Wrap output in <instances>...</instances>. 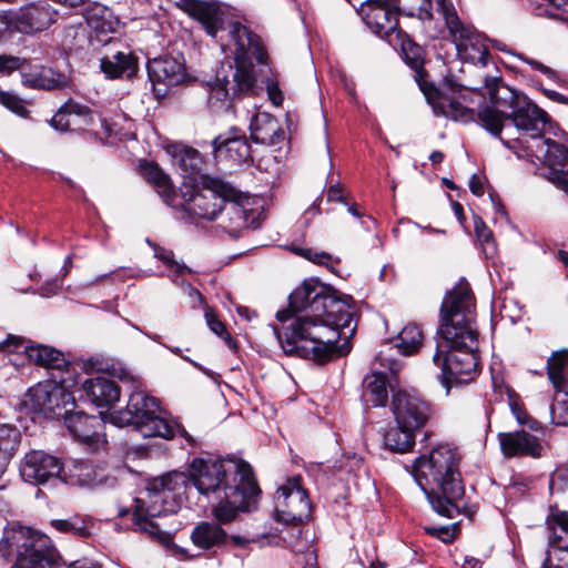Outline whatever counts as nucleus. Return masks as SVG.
I'll use <instances>...</instances> for the list:
<instances>
[{
  "label": "nucleus",
  "instance_id": "obj_1",
  "mask_svg": "<svg viewBox=\"0 0 568 568\" xmlns=\"http://www.w3.org/2000/svg\"><path fill=\"white\" fill-rule=\"evenodd\" d=\"M190 483L215 503L212 515L220 524H230L240 513L250 511L261 491L248 463L196 457L187 475L171 471L148 484L144 495L135 499L134 517L140 528L154 534L156 527L150 519L176 513Z\"/></svg>",
  "mask_w": 568,
  "mask_h": 568
},
{
  "label": "nucleus",
  "instance_id": "obj_2",
  "mask_svg": "<svg viewBox=\"0 0 568 568\" xmlns=\"http://www.w3.org/2000/svg\"><path fill=\"white\" fill-rule=\"evenodd\" d=\"M351 302V296L341 298L331 287L305 281L291 293L288 307L276 313L283 325L274 332L283 352L318 364L348 354L356 331L349 328Z\"/></svg>",
  "mask_w": 568,
  "mask_h": 568
},
{
  "label": "nucleus",
  "instance_id": "obj_3",
  "mask_svg": "<svg viewBox=\"0 0 568 568\" xmlns=\"http://www.w3.org/2000/svg\"><path fill=\"white\" fill-rule=\"evenodd\" d=\"M475 298L465 281L446 293L440 306L439 341L433 363L442 371V382L449 389L453 383H468L478 374V332L475 322Z\"/></svg>",
  "mask_w": 568,
  "mask_h": 568
},
{
  "label": "nucleus",
  "instance_id": "obj_4",
  "mask_svg": "<svg viewBox=\"0 0 568 568\" xmlns=\"http://www.w3.org/2000/svg\"><path fill=\"white\" fill-rule=\"evenodd\" d=\"M458 465L456 448L440 444L428 455L418 457L413 466L414 478L433 509L448 518L456 517L465 505V488Z\"/></svg>",
  "mask_w": 568,
  "mask_h": 568
},
{
  "label": "nucleus",
  "instance_id": "obj_5",
  "mask_svg": "<svg viewBox=\"0 0 568 568\" xmlns=\"http://www.w3.org/2000/svg\"><path fill=\"white\" fill-rule=\"evenodd\" d=\"M506 89L505 97L490 89L491 104H484L477 115L483 126L494 136H499L503 122L510 120L515 128L538 143L548 122L547 113L531 102L525 94Z\"/></svg>",
  "mask_w": 568,
  "mask_h": 568
},
{
  "label": "nucleus",
  "instance_id": "obj_6",
  "mask_svg": "<svg viewBox=\"0 0 568 568\" xmlns=\"http://www.w3.org/2000/svg\"><path fill=\"white\" fill-rule=\"evenodd\" d=\"M110 422L119 427L133 426L143 437L172 439L180 435L189 446L201 447L200 438L192 436L183 426L170 420L155 397L141 388L134 389L124 409L112 412Z\"/></svg>",
  "mask_w": 568,
  "mask_h": 568
},
{
  "label": "nucleus",
  "instance_id": "obj_7",
  "mask_svg": "<svg viewBox=\"0 0 568 568\" xmlns=\"http://www.w3.org/2000/svg\"><path fill=\"white\" fill-rule=\"evenodd\" d=\"M230 33L237 47L236 68L222 65L213 82L209 83L210 101H224L229 97L237 98L250 93L255 84L252 65L240 62L246 53H251L258 63H266L267 53L261 39L240 22L231 24Z\"/></svg>",
  "mask_w": 568,
  "mask_h": 568
},
{
  "label": "nucleus",
  "instance_id": "obj_8",
  "mask_svg": "<svg viewBox=\"0 0 568 568\" xmlns=\"http://www.w3.org/2000/svg\"><path fill=\"white\" fill-rule=\"evenodd\" d=\"M183 210L199 220L213 221L223 211V204L236 199V190L220 179L201 176L195 184L184 182L181 189Z\"/></svg>",
  "mask_w": 568,
  "mask_h": 568
},
{
  "label": "nucleus",
  "instance_id": "obj_9",
  "mask_svg": "<svg viewBox=\"0 0 568 568\" xmlns=\"http://www.w3.org/2000/svg\"><path fill=\"white\" fill-rule=\"evenodd\" d=\"M438 12L442 14L452 41L460 59L473 63H485L487 48L484 37L471 26L464 23L455 7L448 0H436Z\"/></svg>",
  "mask_w": 568,
  "mask_h": 568
},
{
  "label": "nucleus",
  "instance_id": "obj_10",
  "mask_svg": "<svg viewBox=\"0 0 568 568\" xmlns=\"http://www.w3.org/2000/svg\"><path fill=\"white\" fill-rule=\"evenodd\" d=\"M428 103L436 115H443L455 121L468 122L474 119V111L469 106L470 94L476 91L467 90L452 80L445 81L442 88H426L420 84Z\"/></svg>",
  "mask_w": 568,
  "mask_h": 568
},
{
  "label": "nucleus",
  "instance_id": "obj_11",
  "mask_svg": "<svg viewBox=\"0 0 568 568\" xmlns=\"http://www.w3.org/2000/svg\"><path fill=\"white\" fill-rule=\"evenodd\" d=\"M33 552L47 555L52 551L45 547V540L29 527L17 521L8 524L0 539V556L6 559L16 558L17 561L22 557H31Z\"/></svg>",
  "mask_w": 568,
  "mask_h": 568
},
{
  "label": "nucleus",
  "instance_id": "obj_12",
  "mask_svg": "<svg viewBox=\"0 0 568 568\" xmlns=\"http://www.w3.org/2000/svg\"><path fill=\"white\" fill-rule=\"evenodd\" d=\"M311 501L300 479L293 478L276 493L275 519L286 525H300L311 515Z\"/></svg>",
  "mask_w": 568,
  "mask_h": 568
},
{
  "label": "nucleus",
  "instance_id": "obj_13",
  "mask_svg": "<svg viewBox=\"0 0 568 568\" xmlns=\"http://www.w3.org/2000/svg\"><path fill=\"white\" fill-rule=\"evenodd\" d=\"M392 410L398 425L415 432L424 427L434 414L428 402L406 390L393 394Z\"/></svg>",
  "mask_w": 568,
  "mask_h": 568
},
{
  "label": "nucleus",
  "instance_id": "obj_14",
  "mask_svg": "<svg viewBox=\"0 0 568 568\" xmlns=\"http://www.w3.org/2000/svg\"><path fill=\"white\" fill-rule=\"evenodd\" d=\"M361 14L366 26L389 44L400 40L397 14L387 0H367L361 7Z\"/></svg>",
  "mask_w": 568,
  "mask_h": 568
},
{
  "label": "nucleus",
  "instance_id": "obj_15",
  "mask_svg": "<svg viewBox=\"0 0 568 568\" xmlns=\"http://www.w3.org/2000/svg\"><path fill=\"white\" fill-rule=\"evenodd\" d=\"M64 424L70 434L92 452L99 450L106 444L104 420L101 417L83 412L65 410Z\"/></svg>",
  "mask_w": 568,
  "mask_h": 568
},
{
  "label": "nucleus",
  "instance_id": "obj_16",
  "mask_svg": "<svg viewBox=\"0 0 568 568\" xmlns=\"http://www.w3.org/2000/svg\"><path fill=\"white\" fill-rule=\"evenodd\" d=\"M29 404L32 409L45 416H60L61 410L73 402L68 389L52 381H45L31 387L28 392Z\"/></svg>",
  "mask_w": 568,
  "mask_h": 568
},
{
  "label": "nucleus",
  "instance_id": "obj_17",
  "mask_svg": "<svg viewBox=\"0 0 568 568\" xmlns=\"http://www.w3.org/2000/svg\"><path fill=\"white\" fill-rule=\"evenodd\" d=\"M536 153L548 166L546 178L568 194V148L547 138L538 140Z\"/></svg>",
  "mask_w": 568,
  "mask_h": 568
},
{
  "label": "nucleus",
  "instance_id": "obj_18",
  "mask_svg": "<svg viewBox=\"0 0 568 568\" xmlns=\"http://www.w3.org/2000/svg\"><path fill=\"white\" fill-rule=\"evenodd\" d=\"M62 469L63 464L58 457L43 450H31L21 463L20 474L28 483L43 485L59 479Z\"/></svg>",
  "mask_w": 568,
  "mask_h": 568
},
{
  "label": "nucleus",
  "instance_id": "obj_19",
  "mask_svg": "<svg viewBox=\"0 0 568 568\" xmlns=\"http://www.w3.org/2000/svg\"><path fill=\"white\" fill-rule=\"evenodd\" d=\"M108 52L100 58V70L108 79L132 78L138 71V58L129 50H118L119 41L106 38Z\"/></svg>",
  "mask_w": 568,
  "mask_h": 568
},
{
  "label": "nucleus",
  "instance_id": "obj_20",
  "mask_svg": "<svg viewBox=\"0 0 568 568\" xmlns=\"http://www.w3.org/2000/svg\"><path fill=\"white\" fill-rule=\"evenodd\" d=\"M216 159L232 164H243L251 160V145L246 135L237 129L220 134L212 141Z\"/></svg>",
  "mask_w": 568,
  "mask_h": 568
},
{
  "label": "nucleus",
  "instance_id": "obj_21",
  "mask_svg": "<svg viewBox=\"0 0 568 568\" xmlns=\"http://www.w3.org/2000/svg\"><path fill=\"white\" fill-rule=\"evenodd\" d=\"M498 440L505 457H531L538 458L542 455L540 439L521 429L508 433H499Z\"/></svg>",
  "mask_w": 568,
  "mask_h": 568
},
{
  "label": "nucleus",
  "instance_id": "obj_22",
  "mask_svg": "<svg viewBox=\"0 0 568 568\" xmlns=\"http://www.w3.org/2000/svg\"><path fill=\"white\" fill-rule=\"evenodd\" d=\"M176 6L193 19L197 20L206 33L213 38L222 29L223 12L212 0H178Z\"/></svg>",
  "mask_w": 568,
  "mask_h": 568
},
{
  "label": "nucleus",
  "instance_id": "obj_23",
  "mask_svg": "<svg viewBox=\"0 0 568 568\" xmlns=\"http://www.w3.org/2000/svg\"><path fill=\"white\" fill-rule=\"evenodd\" d=\"M58 11L47 1L30 3L17 14V27L23 33H36L47 30L57 21Z\"/></svg>",
  "mask_w": 568,
  "mask_h": 568
},
{
  "label": "nucleus",
  "instance_id": "obj_24",
  "mask_svg": "<svg viewBox=\"0 0 568 568\" xmlns=\"http://www.w3.org/2000/svg\"><path fill=\"white\" fill-rule=\"evenodd\" d=\"M87 24L94 34L90 36V43L93 48L103 44L106 39H101L100 36H108L115 32L119 21L113 16L112 11L99 3L89 6L83 12Z\"/></svg>",
  "mask_w": 568,
  "mask_h": 568
},
{
  "label": "nucleus",
  "instance_id": "obj_25",
  "mask_svg": "<svg viewBox=\"0 0 568 568\" xmlns=\"http://www.w3.org/2000/svg\"><path fill=\"white\" fill-rule=\"evenodd\" d=\"M183 65L174 58L164 57L149 63V77L154 85L174 87L184 79Z\"/></svg>",
  "mask_w": 568,
  "mask_h": 568
},
{
  "label": "nucleus",
  "instance_id": "obj_26",
  "mask_svg": "<svg viewBox=\"0 0 568 568\" xmlns=\"http://www.w3.org/2000/svg\"><path fill=\"white\" fill-rule=\"evenodd\" d=\"M83 389L90 400L98 407L110 406L120 398L119 386L113 379L104 375L87 379Z\"/></svg>",
  "mask_w": 568,
  "mask_h": 568
},
{
  "label": "nucleus",
  "instance_id": "obj_27",
  "mask_svg": "<svg viewBox=\"0 0 568 568\" xmlns=\"http://www.w3.org/2000/svg\"><path fill=\"white\" fill-rule=\"evenodd\" d=\"M22 83L31 89L62 90L70 85V78L65 73L51 68H41L39 71L24 73Z\"/></svg>",
  "mask_w": 568,
  "mask_h": 568
},
{
  "label": "nucleus",
  "instance_id": "obj_28",
  "mask_svg": "<svg viewBox=\"0 0 568 568\" xmlns=\"http://www.w3.org/2000/svg\"><path fill=\"white\" fill-rule=\"evenodd\" d=\"M251 138L262 144H275L283 138V132L274 116L266 112L256 113L250 123Z\"/></svg>",
  "mask_w": 568,
  "mask_h": 568
},
{
  "label": "nucleus",
  "instance_id": "obj_29",
  "mask_svg": "<svg viewBox=\"0 0 568 568\" xmlns=\"http://www.w3.org/2000/svg\"><path fill=\"white\" fill-rule=\"evenodd\" d=\"M221 525L219 521L217 524L203 521L196 525L191 532L193 544L202 549L225 545L229 535Z\"/></svg>",
  "mask_w": 568,
  "mask_h": 568
},
{
  "label": "nucleus",
  "instance_id": "obj_30",
  "mask_svg": "<svg viewBox=\"0 0 568 568\" xmlns=\"http://www.w3.org/2000/svg\"><path fill=\"white\" fill-rule=\"evenodd\" d=\"M173 163L185 175L187 183L195 184V178L202 169V156L197 150L185 145H174L172 151Z\"/></svg>",
  "mask_w": 568,
  "mask_h": 568
},
{
  "label": "nucleus",
  "instance_id": "obj_31",
  "mask_svg": "<svg viewBox=\"0 0 568 568\" xmlns=\"http://www.w3.org/2000/svg\"><path fill=\"white\" fill-rule=\"evenodd\" d=\"M141 175L155 189L166 204L174 197V187L168 174L153 162H143L140 165Z\"/></svg>",
  "mask_w": 568,
  "mask_h": 568
},
{
  "label": "nucleus",
  "instance_id": "obj_32",
  "mask_svg": "<svg viewBox=\"0 0 568 568\" xmlns=\"http://www.w3.org/2000/svg\"><path fill=\"white\" fill-rule=\"evenodd\" d=\"M547 374L554 388L568 396V349L551 354L547 359Z\"/></svg>",
  "mask_w": 568,
  "mask_h": 568
},
{
  "label": "nucleus",
  "instance_id": "obj_33",
  "mask_svg": "<svg viewBox=\"0 0 568 568\" xmlns=\"http://www.w3.org/2000/svg\"><path fill=\"white\" fill-rule=\"evenodd\" d=\"M363 398L375 407L384 406L388 399L387 376L373 372L364 378Z\"/></svg>",
  "mask_w": 568,
  "mask_h": 568
},
{
  "label": "nucleus",
  "instance_id": "obj_34",
  "mask_svg": "<svg viewBox=\"0 0 568 568\" xmlns=\"http://www.w3.org/2000/svg\"><path fill=\"white\" fill-rule=\"evenodd\" d=\"M28 358L45 368L62 369L68 365V361L62 352L41 344H32Z\"/></svg>",
  "mask_w": 568,
  "mask_h": 568
},
{
  "label": "nucleus",
  "instance_id": "obj_35",
  "mask_svg": "<svg viewBox=\"0 0 568 568\" xmlns=\"http://www.w3.org/2000/svg\"><path fill=\"white\" fill-rule=\"evenodd\" d=\"M77 115L83 119L91 118V111L88 106L82 105L73 100H68L59 108L50 120L51 126L59 132H67L71 126V116Z\"/></svg>",
  "mask_w": 568,
  "mask_h": 568
},
{
  "label": "nucleus",
  "instance_id": "obj_36",
  "mask_svg": "<svg viewBox=\"0 0 568 568\" xmlns=\"http://www.w3.org/2000/svg\"><path fill=\"white\" fill-rule=\"evenodd\" d=\"M21 439L20 432L10 425L0 426V478L14 456Z\"/></svg>",
  "mask_w": 568,
  "mask_h": 568
},
{
  "label": "nucleus",
  "instance_id": "obj_37",
  "mask_svg": "<svg viewBox=\"0 0 568 568\" xmlns=\"http://www.w3.org/2000/svg\"><path fill=\"white\" fill-rule=\"evenodd\" d=\"M222 222L220 226L231 236L236 237L240 230L245 225V212L243 207L234 200H229L223 204V211L220 213Z\"/></svg>",
  "mask_w": 568,
  "mask_h": 568
},
{
  "label": "nucleus",
  "instance_id": "obj_38",
  "mask_svg": "<svg viewBox=\"0 0 568 568\" xmlns=\"http://www.w3.org/2000/svg\"><path fill=\"white\" fill-rule=\"evenodd\" d=\"M392 45L394 48H400L402 55L407 65H409L416 72L417 77H422L424 71L423 49L413 40H410L404 32L400 33V40H394Z\"/></svg>",
  "mask_w": 568,
  "mask_h": 568
},
{
  "label": "nucleus",
  "instance_id": "obj_39",
  "mask_svg": "<svg viewBox=\"0 0 568 568\" xmlns=\"http://www.w3.org/2000/svg\"><path fill=\"white\" fill-rule=\"evenodd\" d=\"M415 430L406 429L402 425L390 427L384 435V444L387 448L397 453H406L415 444Z\"/></svg>",
  "mask_w": 568,
  "mask_h": 568
},
{
  "label": "nucleus",
  "instance_id": "obj_40",
  "mask_svg": "<svg viewBox=\"0 0 568 568\" xmlns=\"http://www.w3.org/2000/svg\"><path fill=\"white\" fill-rule=\"evenodd\" d=\"M392 7L408 17H417L420 20L432 19L430 0H387Z\"/></svg>",
  "mask_w": 568,
  "mask_h": 568
},
{
  "label": "nucleus",
  "instance_id": "obj_41",
  "mask_svg": "<svg viewBox=\"0 0 568 568\" xmlns=\"http://www.w3.org/2000/svg\"><path fill=\"white\" fill-rule=\"evenodd\" d=\"M423 338L419 326L409 324L399 332L396 346L403 355H412L419 349Z\"/></svg>",
  "mask_w": 568,
  "mask_h": 568
},
{
  "label": "nucleus",
  "instance_id": "obj_42",
  "mask_svg": "<svg viewBox=\"0 0 568 568\" xmlns=\"http://www.w3.org/2000/svg\"><path fill=\"white\" fill-rule=\"evenodd\" d=\"M52 526L61 532L73 534L78 537L85 538L90 535V528L85 520L73 516L68 519H55L51 521Z\"/></svg>",
  "mask_w": 568,
  "mask_h": 568
},
{
  "label": "nucleus",
  "instance_id": "obj_43",
  "mask_svg": "<svg viewBox=\"0 0 568 568\" xmlns=\"http://www.w3.org/2000/svg\"><path fill=\"white\" fill-rule=\"evenodd\" d=\"M474 231L486 255H493L496 251L493 232L479 216L474 217Z\"/></svg>",
  "mask_w": 568,
  "mask_h": 568
},
{
  "label": "nucleus",
  "instance_id": "obj_44",
  "mask_svg": "<svg viewBox=\"0 0 568 568\" xmlns=\"http://www.w3.org/2000/svg\"><path fill=\"white\" fill-rule=\"evenodd\" d=\"M293 252L317 265L326 266L327 268H333V266L338 263V258H334L331 254L326 252H316L312 248L306 247H297L294 246Z\"/></svg>",
  "mask_w": 568,
  "mask_h": 568
},
{
  "label": "nucleus",
  "instance_id": "obj_45",
  "mask_svg": "<svg viewBox=\"0 0 568 568\" xmlns=\"http://www.w3.org/2000/svg\"><path fill=\"white\" fill-rule=\"evenodd\" d=\"M54 562L55 556L53 552L47 555L33 552L31 557L18 559L12 568H51Z\"/></svg>",
  "mask_w": 568,
  "mask_h": 568
},
{
  "label": "nucleus",
  "instance_id": "obj_46",
  "mask_svg": "<svg viewBox=\"0 0 568 568\" xmlns=\"http://www.w3.org/2000/svg\"><path fill=\"white\" fill-rule=\"evenodd\" d=\"M32 344L29 339H26L19 335H8L6 339L0 343V351L6 353H24L27 356Z\"/></svg>",
  "mask_w": 568,
  "mask_h": 568
},
{
  "label": "nucleus",
  "instance_id": "obj_47",
  "mask_svg": "<svg viewBox=\"0 0 568 568\" xmlns=\"http://www.w3.org/2000/svg\"><path fill=\"white\" fill-rule=\"evenodd\" d=\"M0 103L19 116L24 118L29 113L26 102L13 93L0 90Z\"/></svg>",
  "mask_w": 568,
  "mask_h": 568
},
{
  "label": "nucleus",
  "instance_id": "obj_48",
  "mask_svg": "<svg viewBox=\"0 0 568 568\" xmlns=\"http://www.w3.org/2000/svg\"><path fill=\"white\" fill-rule=\"evenodd\" d=\"M154 256L165 263L166 265L174 267V272L178 275L191 273L192 270L183 263L174 261V254L172 251L154 245Z\"/></svg>",
  "mask_w": 568,
  "mask_h": 568
},
{
  "label": "nucleus",
  "instance_id": "obj_49",
  "mask_svg": "<svg viewBox=\"0 0 568 568\" xmlns=\"http://www.w3.org/2000/svg\"><path fill=\"white\" fill-rule=\"evenodd\" d=\"M204 316H205L206 324L210 327V329L214 334H216L217 336L223 338L227 345H232L233 341H232L230 334L226 332L225 325L220 320L216 318L215 314L213 313V311L210 307H207L205 310Z\"/></svg>",
  "mask_w": 568,
  "mask_h": 568
},
{
  "label": "nucleus",
  "instance_id": "obj_50",
  "mask_svg": "<svg viewBox=\"0 0 568 568\" xmlns=\"http://www.w3.org/2000/svg\"><path fill=\"white\" fill-rule=\"evenodd\" d=\"M550 414L554 424L568 426V399H555L550 406Z\"/></svg>",
  "mask_w": 568,
  "mask_h": 568
},
{
  "label": "nucleus",
  "instance_id": "obj_51",
  "mask_svg": "<svg viewBox=\"0 0 568 568\" xmlns=\"http://www.w3.org/2000/svg\"><path fill=\"white\" fill-rule=\"evenodd\" d=\"M547 561L555 568H568V544L548 550Z\"/></svg>",
  "mask_w": 568,
  "mask_h": 568
},
{
  "label": "nucleus",
  "instance_id": "obj_52",
  "mask_svg": "<svg viewBox=\"0 0 568 568\" xmlns=\"http://www.w3.org/2000/svg\"><path fill=\"white\" fill-rule=\"evenodd\" d=\"M518 59H520L523 62L531 67V69L539 71L540 73L545 74L549 80L557 82L559 81V74L557 71L552 70L551 68L547 67L546 64L539 62L538 60H535L532 58L526 57L524 54H517Z\"/></svg>",
  "mask_w": 568,
  "mask_h": 568
},
{
  "label": "nucleus",
  "instance_id": "obj_53",
  "mask_svg": "<svg viewBox=\"0 0 568 568\" xmlns=\"http://www.w3.org/2000/svg\"><path fill=\"white\" fill-rule=\"evenodd\" d=\"M425 531L445 544L452 542L456 536V529L453 526H427L425 527Z\"/></svg>",
  "mask_w": 568,
  "mask_h": 568
},
{
  "label": "nucleus",
  "instance_id": "obj_54",
  "mask_svg": "<svg viewBox=\"0 0 568 568\" xmlns=\"http://www.w3.org/2000/svg\"><path fill=\"white\" fill-rule=\"evenodd\" d=\"M21 61L13 55H0V74L10 73L20 68Z\"/></svg>",
  "mask_w": 568,
  "mask_h": 568
},
{
  "label": "nucleus",
  "instance_id": "obj_55",
  "mask_svg": "<svg viewBox=\"0 0 568 568\" xmlns=\"http://www.w3.org/2000/svg\"><path fill=\"white\" fill-rule=\"evenodd\" d=\"M267 93L271 101L275 105H280L283 102V94L278 88V85L274 81L267 82Z\"/></svg>",
  "mask_w": 568,
  "mask_h": 568
},
{
  "label": "nucleus",
  "instance_id": "obj_56",
  "mask_svg": "<svg viewBox=\"0 0 568 568\" xmlns=\"http://www.w3.org/2000/svg\"><path fill=\"white\" fill-rule=\"evenodd\" d=\"M344 191L338 183L331 184L327 189V200L331 202H343Z\"/></svg>",
  "mask_w": 568,
  "mask_h": 568
},
{
  "label": "nucleus",
  "instance_id": "obj_57",
  "mask_svg": "<svg viewBox=\"0 0 568 568\" xmlns=\"http://www.w3.org/2000/svg\"><path fill=\"white\" fill-rule=\"evenodd\" d=\"M509 398H510V408H511V412L515 415L517 422L519 424H525L526 423V413H525V410L517 403V400H515L511 396H509Z\"/></svg>",
  "mask_w": 568,
  "mask_h": 568
},
{
  "label": "nucleus",
  "instance_id": "obj_58",
  "mask_svg": "<svg viewBox=\"0 0 568 568\" xmlns=\"http://www.w3.org/2000/svg\"><path fill=\"white\" fill-rule=\"evenodd\" d=\"M469 189L474 195L480 196L484 193V185L480 179L474 174L469 181Z\"/></svg>",
  "mask_w": 568,
  "mask_h": 568
},
{
  "label": "nucleus",
  "instance_id": "obj_59",
  "mask_svg": "<svg viewBox=\"0 0 568 568\" xmlns=\"http://www.w3.org/2000/svg\"><path fill=\"white\" fill-rule=\"evenodd\" d=\"M544 93L547 98H549L550 100H552L555 102H558L561 104L568 103V98L557 91L544 90Z\"/></svg>",
  "mask_w": 568,
  "mask_h": 568
},
{
  "label": "nucleus",
  "instance_id": "obj_60",
  "mask_svg": "<svg viewBox=\"0 0 568 568\" xmlns=\"http://www.w3.org/2000/svg\"><path fill=\"white\" fill-rule=\"evenodd\" d=\"M119 274V271H112L110 273H105V274H102V275H99L98 277L93 278L91 282H90V286H94V285H98L100 284L101 282L105 281V280H114V277Z\"/></svg>",
  "mask_w": 568,
  "mask_h": 568
},
{
  "label": "nucleus",
  "instance_id": "obj_61",
  "mask_svg": "<svg viewBox=\"0 0 568 568\" xmlns=\"http://www.w3.org/2000/svg\"><path fill=\"white\" fill-rule=\"evenodd\" d=\"M229 539H231L235 546L244 548L250 544V539L240 535H232L229 536Z\"/></svg>",
  "mask_w": 568,
  "mask_h": 568
},
{
  "label": "nucleus",
  "instance_id": "obj_62",
  "mask_svg": "<svg viewBox=\"0 0 568 568\" xmlns=\"http://www.w3.org/2000/svg\"><path fill=\"white\" fill-rule=\"evenodd\" d=\"M462 568H481V562L474 557H465Z\"/></svg>",
  "mask_w": 568,
  "mask_h": 568
},
{
  "label": "nucleus",
  "instance_id": "obj_63",
  "mask_svg": "<svg viewBox=\"0 0 568 568\" xmlns=\"http://www.w3.org/2000/svg\"><path fill=\"white\" fill-rule=\"evenodd\" d=\"M549 3H551L557 9H560L562 11H568V0H547Z\"/></svg>",
  "mask_w": 568,
  "mask_h": 568
},
{
  "label": "nucleus",
  "instance_id": "obj_64",
  "mask_svg": "<svg viewBox=\"0 0 568 568\" xmlns=\"http://www.w3.org/2000/svg\"><path fill=\"white\" fill-rule=\"evenodd\" d=\"M69 568H101L100 565L98 564H94V562H83V564H80V562H72Z\"/></svg>",
  "mask_w": 568,
  "mask_h": 568
}]
</instances>
